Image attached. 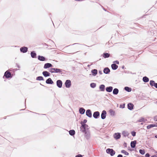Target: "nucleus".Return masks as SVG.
<instances>
[{"instance_id": "f257e3e1", "label": "nucleus", "mask_w": 157, "mask_h": 157, "mask_svg": "<svg viewBox=\"0 0 157 157\" xmlns=\"http://www.w3.org/2000/svg\"><path fill=\"white\" fill-rule=\"evenodd\" d=\"M49 71L51 72L52 73H61L62 72V70L57 69L56 68H52L50 69Z\"/></svg>"}, {"instance_id": "f03ea898", "label": "nucleus", "mask_w": 157, "mask_h": 157, "mask_svg": "<svg viewBox=\"0 0 157 157\" xmlns=\"http://www.w3.org/2000/svg\"><path fill=\"white\" fill-rule=\"evenodd\" d=\"M106 151L107 153L109 154L111 156H113L115 154V151L112 149L108 148Z\"/></svg>"}, {"instance_id": "7ed1b4c3", "label": "nucleus", "mask_w": 157, "mask_h": 157, "mask_svg": "<svg viewBox=\"0 0 157 157\" xmlns=\"http://www.w3.org/2000/svg\"><path fill=\"white\" fill-rule=\"evenodd\" d=\"M65 84L67 88H69L71 86V81L69 80H66Z\"/></svg>"}, {"instance_id": "20e7f679", "label": "nucleus", "mask_w": 157, "mask_h": 157, "mask_svg": "<svg viewBox=\"0 0 157 157\" xmlns=\"http://www.w3.org/2000/svg\"><path fill=\"white\" fill-rule=\"evenodd\" d=\"M85 137L87 140L89 139L90 137V132L89 131L85 132Z\"/></svg>"}, {"instance_id": "39448f33", "label": "nucleus", "mask_w": 157, "mask_h": 157, "mask_svg": "<svg viewBox=\"0 0 157 157\" xmlns=\"http://www.w3.org/2000/svg\"><path fill=\"white\" fill-rule=\"evenodd\" d=\"M81 124L82 125L80 127L81 131L83 132H86V129L82 122H81Z\"/></svg>"}, {"instance_id": "423d86ee", "label": "nucleus", "mask_w": 157, "mask_h": 157, "mask_svg": "<svg viewBox=\"0 0 157 157\" xmlns=\"http://www.w3.org/2000/svg\"><path fill=\"white\" fill-rule=\"evenodd\" d=\"M106 111L104 110L102 111V113L101 114V117L102 119H105L106 117Z\"/></svg>"}, {"instance_id": "0eeeda50", "label": "nucleus", "mask_w": 157, "mask_h": 157, "mask_svg": "<svg viewBox=\"0 0 157 157\" xmlns=\"http://www.w3.org/2000/svg\"><path fill=\"white\" fill-rule=\"evenodd\" d=\"M4 76L7 78H9L11 77V73L8 71H6L4 74Z\"/></svg>"}, {"instance_id": "6e6552de", "label": "nucleus", "mask_w": 157, "mask_h": 157, "mask_svg": "<svg viewBox=\"0 0 157 157\" xmlns=\"http://www.w3.org/2000/svg\"><path fill=\"white\" fill-rule=\"evenodd\" d=\"M86 115L89 117H91L92 115L91 111L90 109H87L86 112Z\"/></svg>"}, {"instance_id": "1a4fd4ad", "label": "nucleus", "mask_w": 157, "mask_h": 157, "mask_svg": "<svg viewBox=\"0 0 157 157\" xmlns=\"http://www.w3.org/2000/svg\"><path fill=\"white\" fill-rule=\"evenodd\" d=\"M20 50L21 52L23 53H25L27 51L28 48L25 47H21L20 48Z\"/></svg>"}, {"instance_id": "9d476101", "label": "nucleus", "mask_w": 157, "mask_h": 157, "mask_svg": "<svg viewBox=\"0 0 157 157\" xmlns=\"http://www.w3.org/2000/svg\"><path fill=\"white\" fill-rule=\"evenodd\" d=\"M56 84L57 86L59 88H61L62 87V82L61 80H57L56 82Z\"/></svg>"}, {"instance_id": "9b49d317", "label": "nucleus", "mask_w": 157, "mask_h": 157, "mask_svg": "<svg viewBox=\"0 0 157 157\" xmlns=\"http://www.w3.org/2000/svg\"><path fill=\"white\" fill-rule=\"evenodd\" d=\"M99 112L98 111H96L94 113L93 116L95 118H97L99 116Z\"/></svg>"}, {"instance_id": "f8f14e48", "label": "nucleus", "mask_w": 157, "mask_h": 157, "mask_svg": "<svg viewBox=\"0 0 157 157\" xmlns=\"http://www.w3.org/2000/svg\"><path fill=\"white\" fill-rule=\"evenodd\" d=\"M52 65L50 63H45L44 66V68L45 69H46L51 67H52Z\"/></svg>"}, {"instance_id": "ddd939ff", "label": "nucleus", "mask_w": 157, "mask_h": 157, "mask_svg": "<svg viewBox=\"0 0 157 157\" xmlns=\"http://www.w3.org/2000/svg\"><path fill=\"white\" fill-rule=\"evenodd\" d=\"M134 105L131 103H129L128 105V107L129 109L132 110L133 109Z\"/></svg>"}, {"instance_id": "4468645a", "label": "nucleus", "mask_w": 157, "mask_h": 157, "mask_svg": "<svg viewBox=\"0 0 157 157\" xmlns=\"http://www.w3.org/2000/svg\"><path fill=\"white\" fill-rule=\"evenodd\" d=\"M114 138L116 139H119L121 137V135L119 133H115L114 135Z\"/></svg>"}, {"instance_id": "2eb2a0df", "label": "nucleus", "mask_w": 157, "mask_h": 157, "mask_svg": "<svg viewBox=\"0 0 157 157\" xmlns=\"http://www.w3.org/2000/svg\"><path fill=\"white\" fill-rule=\"evenodd\" d=\"M113 89V87L112 86L107 87L106 88L105 90L107 92H111Z\"/></svg>"}, {"instance_id": "dca6fc26", "label": "nucleus", "mask_w": 157, "mask_h": 157, "mask_svg": "<svg viewBox=\"0 0 157 157\" xmlns=\"http://www.w3.org/2000/svg\"><path fill=\"white\" fill-rule=\"evenodd\" d=\"M46 83L48 84H52L53 83V81H52L51 78H48L46 81Z\"/></svg>"}, {"instance_id": "f3484780", "label": "nucleus", "mask_w": 157, "mask_h": 157, "mask_svg": "<svg viewBox=\"0 0 157 157\" xmlns=\"http://www.w3.org/2000/svg\"><path fill=\"white\" fill-rule=\"evenodd\" d=\"M42 74L45 77L49 76L50 75V73L47 71H44Z\"/></svg>"}, {"instance_id": "a211bd4d", "label": "nucleus", "mask_w": 157, "mask_h": 157, "mask_svg": "<svg viewBox=\"0 0 157 157\" xmlns=\"http://www.w3.org/2000/svg\"><path fill=\"white\" fill-rule=\"evenodd\" d=\"M38 59L41 61H44L46 60V59L44 57L40 56H38Z\"/></svg>"}, {"instance_id": "6ab92c4d", "label": "nucleus", "mask_w": 157, "mask_h": 157, "mask_svg": "<svg viewBox=\"0 0 157 157\" xmlns=\"http://www.w3.org/2000/svg\"><path fill=\"white\" fill-rule=\"evenodd\" d=\"M136 140L132 141L131 143V146L132 148H134L136 146Z\"/></svg>"}, {"instance_id": "aec40b11", "label": "nucleus", "mask_w": 157, "mask_h": 157, "mask_svg": "<svg viewBox=\"0 0 157 157\" xmlns=\"http://www.w3.org/2000/svg\"><path fill=\"white\" fill-rule=\"evenodd\" d=\"M105 86L104 85L102 84L100 86L99 88L101 91H104L105 90Z\"/></svg>"}, {"instance_id": "412c9836", "label": "nucleus", "mask_w": 157, "mask_h": 157, "mask_svg": "<svg viewBox=\"0 0 157 157\" xmlns=\"http://www.w3.org/2000/svg\"><path fill=\"white\" fill-rule=\"evenodd\" d=\"M85 111V109L83 108H80L79 109V112L80 114H84Z\"/></svg>"}, {"instance_id": "4be33fe9", "label": "nucleus", "mask_w": 157, "mask_h": 157, "mask_svg": "<svg viewBox=\"0 0 157 157\" xmlns=\"http://www.w3.org/2000/svg\"><path fill=\"white\" fill-rule=\"evenodd\" d=\"M157 127V125L156 124H151L149 125H148L147 126V129H149L151 128H153L154 127Z\"/></svg>"}, {"instance_id": "5701e85b", "label": "nucleus", "mask_w": 157, "mask_h": 157, "mask_svg": "<svg viewBox=\"0 0 157 157\" xmlns=\"http://www.w3.org/2000/svg\"><path fill=\"white\" fill-rule=\"evenodd\" d=\"M111 67L113 70H115L117 68L118 66L115 64L113 63L112 64Z\"/></svg>"}, {"instance_id": "b1692460", "label": "nucleus", "mask_w": 157, "mask_h": 157, "mask_svg": "<svg viewBox=\"0 0 157 157\" xmlns=\"http://www.w3.org/2000/svg\"><path fill=\"white\" fill-rule=\"evenodd\" d=\"M110 71L108 67L105 68L103 70L104 73L106 74H108Z\"/></svg>"}, {"instance_id": "393cba45", "label": "nucleus", "mask_w": 157, "mask_h": 157, "mask_svg": "<svg viewBox=\"0 0 157 157\" xmlns=\"http://www.w3.org/2000/svg\"><path fill=\"white\" fill-rule=\"evenodd\" d=\"M31 55L33 58H36V54L34 51H32L31 52Z\"/></svg>"}, {"instance_id": "a878e982", "label": "nucleus", "mask_w": 157, "mask_h": 157, "mask_svg": "<svg viewBox=\"0 0 157 157\" xmlns=\"http://www.w3.org/2000/svg\"><path fill=\"white\" fill-rule=\"evenodd\" d=\"M119 92V90L117 88H115L113 91V94L115 95L117 94Z\"/></svg>"}, {"instance_id": "bb28decb", "label": "nucleus", "mask_w": 157, "mask_h": 157, "mask_svg": "<svg viewBox=\"0 0 157 157\" xmlns=\"http://www.w3.org/2000/svg\"><path fill=\"white\" fill-rule=\"evenodd\" d=\"M91 72L93 75H96L97 74V70L96 69H94L91 71Z\"/></svg>"}, {"instance_id": "cd10ccee", "label": "nucleus", "mask_w": 157, "mask_h": 157, "mask_svg": "<svg viewBox=\"0 0 157 157\" xmlns=\"http://www.w3.org/2000/svg\"><path fill=\"white\" fill-rule=\"evenodd\" d=\"M109 112L111 115L112 116H114L115 114V111L111 109L109 110Z\"/></svg>"}, {"instance_id": "c85d7f7f", "label": "nucleus", "mask_w": 157, "mask_h": 157, "mask_svg": "<svg viewBox=\"0 0 157 157\" xmlns=\"http://www.w3.org/2000/svg\"><path fill=\"white\" fill-rule=\"evenodd\" d=\"M122 134L124 137L127 136L129 135V133L127 131H124L122 132Z\"/></svg>"}, {"instance_id": "c756f323", "label": "nucleus", "mask_w": 157, "mask_h": 157, "mask_svg": "<svg viewBox=\"0 0 157 157\" xmlns=\"http://www.w3.org/2000/svg\"><path fill=\"white\" fill-rule=\"evenodd\" d=\"M109 56H110L109 54L106 53H104L103 54V56L104 58H108V57H109Z\"/></svg>"}, {"instance_id": "7c9ffc66", "label": "nucleus", "mask_w": 157, "mask_h": 157, "mask_svg": "<svg viewBox=\"0 0 157 157\" xmlns=\"http://www.w3.org/2000/svg\"><path fill=\"white\" fill-rule=\"evenodd\" d=\"M146 121V119L143 117H141L138 120V121L139 122H145Z\"/></svg>"}, {"instance_id": "2f4dec72", "label": "nucleus", "mask_w": 157, "mask_h": 157, "mask_svg": "<svg viewBox=\"0 0 157 157\" xmlns=\"http://www.w3.org/2000/svg\"><path fill=\"white\" fill-rule=\"evenodd\" d=\"M124 89L126 91L128 92H131L132 90L131 88L127 86L125 87L124 88Z\"/></svg>"}, {"instance_id": "473e14b6", "label": "nucleus", "mask_w": 157, "mask_h": 157, "mask_svg": "<svg viewBox=\"0 0 157 157\" xmlns=\"http://www.w3.org/2000/svg\"><path fill=\"white\" fill-rule=\"evenodd\" d=\"M149 78L147 77H144L143 78V81L144 82H147L149 81Z\"/></svg>"}, {"instance_id": "72a5a7b5", "label": "nucleus", "mask_w": 157, "mask_h": 157, "mask_svg": "<svg viewBox=\"0 0 157 157\" xmlns=\"http://www.w3.org/2000/svg\"><path fill=\"white\" fill-rule=\"evenodd\" d=\"M69 134L71 136H73L75 135V132L74 130H71L69 132Z\"/></svg>"}, {"instance_id": "f704fd0d", "label": "nucleus", "mask_w": 157, "mask_h": 157, "mask_svg": "<svg viewBox=\"0 0 157 157\" xmlns=\"http://www.w3.org/2000/svg\"><path fill=\"white\" fill-rule=\"evenodd\" d=\"M36 80H39V81L43 80L44 78L42 76H38L36 78Z\"/></svg>"}, {"instance_id": "c9c22d12", "label": "nucleus", "mask_w": 157, "mask_h": 157, "mask_svg": "<svg viewBox=\"0 0 157 157\" xmlns=\"http://www.w3.org/2000/svg\"><path fill=\"white\" fill-rule=\"evenodd\" d=\"M155 83L154 81L153 80H151L150 81V84L151 86H155Z\"/></svg>"}, {"instance_id": "e433bc0d", "label": "nucleus", "mask_w": 157, "mask_h": 157, "mask_svg": "<svg viewBox=\"0 0 157 157\" xmlns=\"http://www.w3.org/2000/svg\"><path fill=\"white\" fill-rule=\"evenodd\" d=\"M96 84L94 83H92L90 84V86L92 88H95L96 86Z\"/></svg>"}, {"instance_id": "4c0bfd02", "label": "nucleus", "mask_w": 157, "mask_h": 157, "mask_svg": "<svg viewBox=\"0 0 157 157\" xmlns=\"http://www.w3.org/2000/svg\"><path fill=\"white\" fill-rule=\"evenodd\" d=\"M121 152L123 153H124L126 155H128L129 154L128 152H127L126 151L124 150H122L121 151Z\"/></svg>"}, {"instance_id": "58836bf2", "label": "nucleus", "mask_w": 157, "mask_h": 157, "mask_svg": "<svg viewBox=\"0 0 157 157\" xmlns=\"http://www.w3.org/2000/svg\"><path fill=\"white\" fill-rule=\"evenodd\" d=\"M139 152L142 155H144L145 153L144 150L142 149H140L139 150Z\"/></svg>"}, {"instance_id": "ea45409f", "label": "nucleus", "mask_w": 157, "mask_h": 157, "mask_svg": "<svg viewBox=\"0 0 157 157\" xmlns=\"http://www.w3.org/2000/svg\"><path fill=\"white\" fill-rule=\"evenodd\" d=\"M86 129H89V127L88 126V125L87 124H83Z\"/></svg>"}, {"instance_id": "a19ab883", "label": "nucleus", "mask_w": 157, "mask_h": 157, "mask_svg": "<svg viewBox=\"0 0 157 157\" xmlns=\"http://www.w3.org/2000/svg\"><path fill=\"white\" fill-rule=\"evenodd\" d=\"M136 133L135 132H131L132 135L133 136H136Z\"/></svg>"}, {"instance_id": "79ce46f5", "label": "nucleus", "mask_w": 157, "mask_h": 157, "mask_svg": "<svg viewBox=\"0 0 157 157\" xmlns=\"http://www.w3.org/2000/svg\"><path fill=\"white\" fill-rule=\"evenodd\" d=\"M125 106V104H123V105H120V107L121 108H124Z\"/></svg>"}, {"instance_id": "37998d69", "label": "nucleus", "mask_w": 157, "mask_h": 157, "mask_svg": "<svg viewBox=\"0 0 157 157\" xmlns=\"http://www.w3.org/2000/svg\"><path fill=\"white\" fill-rule=\"evenodd\" d=\"M154 120L155 121H157V116H155L154 117Z\"/></svg>"}, {"instance_id": "c03bdc74", "label": "nucleus", "mask_w": 157, "mask_h": 157, "mask_svg": "<svg viewBox=\"0 0 157 157\" xmlns=\"http://www.w3.org/2000/svg\"><path fill=\"white\" fill-rule=\"evenodd\" d=\"M150 155L148 153H147L145 155V157H149Z\"/></svg>"}, {"instance_id": "a18cd8bd", "label": "nucleus", "mask_w": 157, "mask_h": 157, "mask_svg": "<svg viewBox=\"0 0 157 157\" xmlns=\"http://www.w3.org/2000/svg\"><path fill=\"white\" fill-rule=\"evenodd\" d=\"M87 120L86 119L84 120L83 122H82L83 124H85Z\"/></svg>"}, {"instance_id": "49530a36", "label": "nucleus", "mask_w": 157, "mask_h": 157, "mask_svg": "<svg viewBox=\"0 0 157 157\" xmlns=\"http://www.w3.org/2000/svg\"><path fill=\"white\" fill-rule=\"evenodd\" d=\"M75 157H82V156L81 155L79 154L76 155Z\"/></svg>"}, {"instance_id": "de8ad7c7", "label": "nucleus", "mask_w": 157, "mask_h": 157, "mask_svg": "<svg viewBox=\"0 0 157 157\" xmlns=\"http://www.w3.org/2000/svg\"><path fill=\"white\" fill-rule=\"evenodd\" d=\"M117 157H122V155H119Z\"/></svg>"}, {"instance_id": "09e8293b", "label": "nucleus", "mask_w": 157, "mask_h": 157, "mask_svg": "<svg viewBox=\"0 0 157 157\" xmlns=\"http://www.w3.org/2000/svg\"><path fill=\"white\" fill-rule=\"evenodd\" d=\"M114 62H115L117 64H119V62L118 61H115Z\"/></svg>"}, {"instance_id": "8fccbe9b", "label": "nucleus", "mask_w": 157, "mask_h": 157, "mask_svg": "<svg viewBox=\"0 0 157 157\" xmlns=\"http://www.w3.org/2000/svg\"><path fill=\"white\" fill-rule=\"evenodd\" d=\"M155 88H157V83H155V86H154Z\"/></svg>"}, {"instance_id": "3c124183", "label": "nucleus", "mask_w": 157, "mask_h": 157, "mask_svg": "<svg viewBox=\"0 0 157 157\" xmlns=\"http://www.w3.org/2000/svg\"><path fill=\"white\" fill-rule=\"evenodd\" d=\"M151 157H157V155H154L152 156Z\"/></svg>"}, {"instance_id": "603ef678", "label": "nucleus", "mask_w": 157, "mask_h": 157, "mask_svg": "<svg viewBox=\"0 0 157 157\" xmlns=\"http://www.w3.org/2000/svg\"><path fill=\"white\" fill-rule=\"evenodd\" d=\"M99 73H100V74H102V72H101V71H99Z\"/></svg>"}, {"instance_id": "864d4df0", "label": "nucleus", "mask_w": 157, "mask_h": 157, "mask_svg": "<svg viewBox=\"0 0 157 157\" xmlns=\"http://www.w3.org/2000/svg\"><path fill=\"white\" fill-rule=\"evenodd\" d=\"M155 137L156 138H157V135L155 136Z\"/></svg>"}, {"instance_id": "5fc2aeb1", "label": "nucleus", "mask_w": 157, "mask_h": 157, "mask_svg": "<svg viewBox=\"0 0 157 157\" xmlns=\"http://www.w3.org/2000/svg\"><path fill=\"white\" fill-rule=\"evenodd\" d=\"M156 124L157 125V123H156Z\"/></svg>"}]
</instances>
